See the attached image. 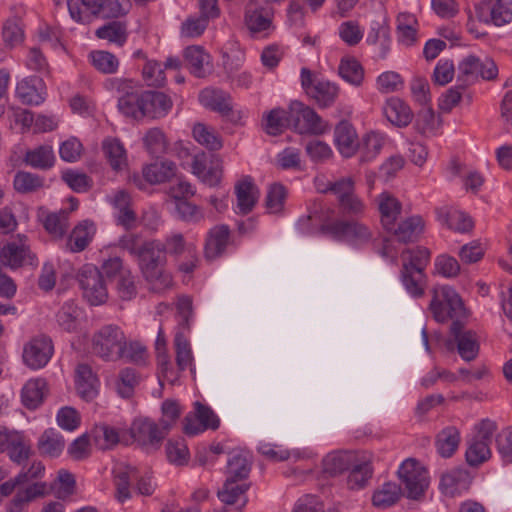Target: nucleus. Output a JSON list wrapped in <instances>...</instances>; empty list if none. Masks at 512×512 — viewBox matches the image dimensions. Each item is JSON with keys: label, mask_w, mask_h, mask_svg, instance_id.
I'll use <instances>...</instances> for the list:
<instances>
[{"label": "nucleus", "mask_w": 512, "mask_h": 512, "mask_svg": "<svg viewBox=\"0 0 512 512\" xmlns=\"http://www.w3.org/2000/svg\"><path fill=\"white\" fill-rule=\"evenodd\" d=\"M290 124L300 134L318 135L324 133L328 128L327 123L314 109L299 101H293L290 104Z\"/></svg>", "instance_id": "nucleus-8"}, {"label": "nucleus", "mask_w": 512, "mask_h": 512, "mask_svg": "<svg viewBox=\"0 0 512 512\" xmlns=\"http://www.w3.org/2000/svg\"><path fill=\"white\" fill-rule=\"evenodd\" d=\"M464 324L461 321H454L451 324L450 331L457 342V350L461 358L465 361L474 360L479 352V343L477 335L472 330H464Z\"/></svg>", "instance_id": "nucleus-16"}, {"label": "nucleus", "mask_w": 512, "mask_h": 512, "mask_svg": "<svg viewBox=\"0 0 512 512\" xmlns=\"http://www.w3.org/2000/svg\"><path fill=\"white\" fill-rule=\"evenodd\" d=\"M460 439V432L456 427H445L436 436L435 445L437 452L441 457H451L458 449Z\"/></svg>", "instance_id": "nucleus-35"}, {"label": "nucleus", "mask_w": 512, "mask_h": 512, "mask_svg": "<svg viewBox=\"0 0 512 512\" xmlns=\"http://www.w3.org/2000/svg\"><path fill=\"white\" fill-rule=\"evenodd\" d=\"M125 339L120 327L113 324L105 325L93 335V352L106 361L122 359Z\"/></svg>", "instance_id": "nucleus-3"}, {"label": "nucleus", "mask_w": 512, "mask_h": 512, "mask_svg": "<svg viewBox=\"0 0 512 512\" xmlns=\"http://www.w3.org/2000/svg\"><path fill=\"white\" fill-rule=\"evenodd\" d=\"M14 188L20 193L34 192L44 185L42 177L25 171H19L14 177Z\"/></svg>", "instance_id": "nucleus-58"}, {"label": "nucleus", "mask_w": 512, "mask_h": 512, "mask_svg": "<svg viewBox=\"0 0 512 512\" xmlns=\"http://www.w3.org/2000/svg\"><path fill=\"white\" fill-rule=\"evenodd\" d=\"M93 235V224L83 221L73 228L67 239L66 248L73 253L81 252L89 245Z\"/></svg>", "instance_id": "nucleus-33"}, {"label": "nucleus", "mask_w": 512, "mask_h": 512, "mask_svg": "<svg viewBox=\"0 0 512 512\" xmlns=\"http://www.w3.org/2000/svg\"><path fill=\"white\" fill-rule=\"evenodd\" d=\"M430 251L426 247H417L415 249H405L402 252L403 264L409 268L420 269L424 272L425 267L430 260Z\"/></svg>", "instance_id": "nucleus-56"}, {"label": "nucleus", "mask_w": 512, "mask_h": 512, "mask_svg": "<svg viewBox=\"0 0 512 512\" xmlns=\"http://www.w3.org/2000/svg\"><path fill=\"white\" fill-rule=\"evenodd\" d=\"M377 204L384 230L393 228V223L401 214V203L393 195L383 192L377 197Z\"/></svg>", "instance_id": "nucleus-30"}, {"label": "nucleus", "mask_w": 512, "mask_h": 512, "mask_svg": "<svg viewBox=\"0 0 512 512\" xmlns=\"http://www.w3.org/2000/svg\"><path fill=\"white\" fill-rule=\"evenodd\" d=\"M416 19L408 14H400L397 18V32L399 41L407 46L412 45L416 40L414 24Z\"/></svg>", "instance_id": "nucleus-61"}, {"label": "nucleus", "mask_w": 512, "mask_h": 512, "mask_svg": "<svg viewBox=\"0 0 512 512\" xmlns=\"http://www.w3.org/2000/svg\"><path fill=\"white\" fill-rule=\"evenodd\" d=\"M245 24L252 33H258L270 27L271 19L265 9L259 8L251 0L246 7Z\"/></svg>", "instance_id": "nucleus-40"}, {"label": "nucleus", "mask_w": 512, "mask_h": 512, "mask_svg": "<svg viewBox=\"0 0 512 512\" xmlns=\"http://www.w3.org/2000/svg\"><path fill=\"white\" fill-rule=\"evenodd\" d=\"M76 389L85 400L90 401L98 394V379L91 367L87 364H79L76 368Z\"/></svg>", "instance_id": "nucleus-26"}, {"label": "nucleus", "mask_w": 512, "mask_h": 512, "mask_svg": "<svg viewBox=\"0 0 512 512\" xmlns=\"http://www.w3.org/2000/svg\"><path fill=\"white\" fill-rule=\"evenodd\" d=\"M358 454L354 451H334L323 459L324 471L330 475H338L350 469L356 463Z\"/></svg>", "instance_id": "nucleus-28"}, {"label": "nucleus", "mask_w": 512, "mask_h": 512, "mask_svg": "<svg viewBox=\"0 0 512 512\" xmlns=\"http://www.w3.org/2000/svg\"><path fill=\"white\" fill-rule=\"evenodd\" d=\"M71 17L79 23H88L91 16H98L101 0H67Z\"/></svg>", "instance_id": "nucleus-37"}, {"label": "nucleus", "mask_w": 512, "mask_h": 512, "mask_svg": "<svg viewBox=\"0 0 512 512\" xmlns=\"http://www.w3.org/2000/svg\"><path fill=\"white\" fill-rule=\"evenodd\" d=\"M138 262L144 279L153 291L161 292L172 286V276L164 269L166 255L160 241H150V248L146 249Z\"/></svg>", "instance_id": "nucleus-1"}, {"label": "nucleus", "mask_w": 512, "mask_h": 512, "mask_svg": "<svg viewBox=\"0 0 512 512\" xmlns=\"http://www.w3.org/2000/svg\"><path fill=\"white\" fill-rule=\"evenodd\" d=\"M323 234H328L335 239L348 240L356 243L368 242L372 238L370 228L358 221L337 220L320 227Z\"/></svg>", "instance_id": "nucleus-9"}, {"label": "nucleus", "mask_w": 512, "mask_h": 512, "mask_svg": "<svg viewBox=\"0 0 512 512\" xmlns=\"http://www.w3.org/2000/svg\"><path fill=\"white\" fill-rule=\"evenodd\" d=\"M131 436L146 450L158 449L166 436V432L149 418H137L130 427Z\"/></svg>", "instance_id": "nucleus-11"}, {"label": "nucleus", "mask_w": 512, "mask_h": 512, "mask_svg": "<svg viewBox=\"0 0 512 512\" xmlns=\"http://www.w3.org/2000/svg\"><path fill=\"white\" fill-rule=\"evenodd\" d=\"M26 236L18 235L17 239L5 244L0 250V264L10 269H17L30 262L29 247Z\"/></svg>", "instance_id": "nucleus-15"}, {"label": "nucleus", "mask_w": 512, "mask_h": 512, "mask_svg": "<svg viewBox=\"0 0 512 512\" xmlns=\"http://www.w3.org/2000/svg\"><path fill=\"white\" fill-rule=\"evenodd\" d=\"M143 117L159 118L171 109V99L162 92L145 91L142 99Z\"/></svg>", "instance_id": "nucleus-24"}, {"label": "nucleus", "mask_w": 512, "mask_h": 512, "mask_svg": "<svg viewBox=\"0 0 512 512\" xmlns=\"http://www.w3.org/2000/svg\"><path fill=\"white\" fill-rule=\"evenodd\" d=\"M425 273L420 269H413L402 265L401 281L406 291L413 297L424 295Z\"/></svg>", "instance_id": "nucleus-42"}, {"label": "nucleus", "mask_w": 512, "mask_h": 512, "mask_svg": "<svg viewBox=\"0 0 512 512\" xmlns=\"http://www.w3.org/2000/svg\"><path fill=\"white\" fill-rule=\"evenodd\" d=\"M385 138L376 132H369L362 137L360 141L359 151V162L360 164H366L373 161L380 153L383 148Z\"/></svg>", "instance_id": "nucleus-38"}, {"label": "nucleus", "mask_w": 512, "mask_h": 512, "mask_svg": "<svg viewBox=\"0 0 512 512\" xmlns=\"http://www.w3.org/2000/svg\"><path fill=\"white\" fill-rule=\"evenodd\" d=\"M235 192L237 207L240 213L243 215L250 213L259 197V190L254 185L251 178L247 177L239 181L235 187Z\"/></svg>", "instance_id": "nucleus-29"}, {"label": "nucleus", "mask_w": 512, "mask_h": 512, "mask_svg": "<svg viewBox=\"0 0 512 512\" xmlns=\"http://www.w3.org/2000/svg\"><path fill=\"white\" fill-rule=\"evenodd\" d=\"M78 279L83 290L84 297L92 305H99L107 300L108 291L103 275L95 266H84L78 274Z\"/></svg>", "instance_id": "nucleus-10"}, {"label": "nucleus", "mask_w": 512, "mask_h": 512, "mask_svg": "<svg viewBox=\"0 0 512 512\" xmlns=\"http://www.w3.org/2000/svg\"><path fill=\"white\" fill-rule=\"evenodd\" d=\"M96 445L101 450H107L119 443V432L116 428L107 424L96 425L93 430Z\"/></svg>", "instance_id": "nucleus-49"}, {"label": "nucleus", "mask_w": 512, "mask_h": 512, "mask_svg": "<svg viewBox=\"0 0 512 512\" xmlns=\"http://www.w3.org/2000/svg\"><path fill=\"white\" fill-rule=\"evenodd\" d=\"M46 493V484L35 482L19 490L6 507V512H28V505Z\"/></svg>", "instance_id": "nucleus-23"}, {"label": "nucleus", "mask_w": 512, "mask_h": 512, "mask_svg": "<svg viewBox=\"0 0 512 512\" xmlns=\"http://www.w3.org/2000/svg\"><path fill=\"white\" fill-rule=\"evenodd\" d=\"M397 474L401 484L405 487L407 496L411 499H419L428 488V472L415 458H408L403 461Z\"/></svg>", "instance_id": "nucleus-6"}, {"label": "nucleus", "mask_w": 512, "mask_h": 512, "mask_svg": "<svg viewBox=\"0 0 512 512\" xmlns=\"http://www.w3.org/2000/svg\"><path fill=\"white\" fill-rule=\"evenodd\" d=\"M286 194L285 187L280 183H273L269 186L265 199L269 213L277 214L283 210Z\"/></svg>", "instance_id": "nucleus-60"}, {"label": "nucleus", "mask_w": 512, "mask_h": 512, "mask_svg": "<svg viewBox=\"0 0 512 512\" xmlns=\"http://www.w3.org/2000/svg\"><path fill=\"white\" fill-rule=\"evenodd\" d=\"M338 73L343 80L354 86H360L364 79V69L354 58L342 59Z\"/></svg>", "instance_id": "nucleus-47"}, {"label": "nucleus", "mask_w": 512, "mask_h": 512, "mask_svg": "<svg viewBox=\"0 0 512 512\" xmlns=\"http://www.w3.org/2000/svg\"><path fill=\"white\" fill-rule=\"evenodd\" d=\"M68 211L48 213L42 219L46 231L54 238H62L68 228Z\"/></svg>", "instance_id": "nucleus-45"}, {"label": "nucleus", "mask_w": 512, "mask_h": 512, "mask_svg": "<svg viewBox=\"0 0 512 512\" xmlns=\"http://www.w3.org/2000/svg\"><path fill=\"white\" fill-rule=\"evenodd\" d=\"M320 193L331 192L337 197V201L355 192V180L352 176L341 177L335 181H328L325 188H319Z\"/></svg>", "instance_id": "nucleus-54"}, {"label": "nucleus", "mask_w": 512, "mask_h": 512, "mask_svg": "<svg viewBox=\"0 0 512 512\" xmlns=\"http://www.w3.org/2000/svg\"><path fill=\"white\" fill-rule=\"evenodd\" d=\"M286 127H291L290 108L288 111L276 108L267 114L264 129L269 135H279Z\"/></svg>", "instance_id": "nucleus-46"}, {"label": "nucleus", "mask_w": 512, "mask_h": 512, "mask_svg": "<svg viewBox=\"0 0 512 512\" xmlns=\"http://www.w3.org/2000/svg\"><path fill=\"white\" fill-rule=\"evenodd\" d=\"M430 310L437 322H446L449 319L461 321L467 313L459 294L450 286H441L433 290Z\"/></svg>", "instance_id": "nucleus-2"}, {"label": "nucleus", "mask_w": 512, "mask_h": 512, "mask_svg": "<svg viewBox=\"0 0 512 512\" xmlns=\"http://www.w3.org/2000/svg\"><path fill=\"white\" fill-rule=\"evenodd\" d=\"M143 144L147 152L155 156L165 153L168 147L166 136L160 128L149 129L143 137Z\"/></svg>", "instance_id": "nucleus-51"}, {"label": "nucleus", "mask_w": 512, "mask_h": 512, "mask_svg": "<svg viewBox=\"0 0 512 512\" xmlns=\"http://www.w3.org/2000/svg\"><path fill=\"white\" fill-rule=\"evenodd\" d=\"M497 76L498 67L495 61L488 56L480 58L468 55L458 64V82H462L464 86L474 84L479 78L493 81Z\"/></svg>", "instance_id": "nucleus-5"}, {"label": "nucleus", "mask_w": 512, "mask_h": 512, "mask_svg": "<svg viewBox=\"0 0 512 512\" xmlns=\"http://www.w3.org/2000/svg\"><path fill=\"white\" fill-rule=\"evenodd\" d=\"M465 456L470 466H478L491 457V449L488 444L471 438Z\"/></svg>", "instance_id": "nucleus-59"}, {"label": "nucleus", "mask_w": 512, "mask_h": 512, "mask_svg": "<svg viewBox=\"0 0 512 512\" xmlns=\"http://www.w3.org/2000/svg\"><path fill=\"white\" fill-rule=\"evenodd\" d=\"M138 478V470L134 466L126 465L115 470L116 498L119 502L129 499L130 481Z\"/></svg>", "instance_id": "nucleus-43"}, {"label": "nucleus", "mask_w": 512, "mask_h": 512, "mask_svg": "<svg viewBox=\"0 0 512 512\" xmlns=\"http://www.w3.org/2000/svg\"><path fill=\"white\" fill-rule=\"evenodd\" d=\"M171 204L177 216L185 222L197 223L204 218L201 209L186 199L172 200Z\"/></svg>", "instance_id": "nucleus-57"}, {"label": "nucleus", "mask_w": 512, "mask_h": 512, "mask_svg": "<svg viewBox=\"0 0 512 512\" xmlns=\"http://www.w3.org/2000/svg\"><path fill=\"white\" fill-rule=\"evenodd\" d=\"M251 470L250 461L243 453H234L227 463L226 479L243 481L248 478Z\"/></svg>", "instance_id": "nucleus-44"}, {"label": "nucleus", "mask_w": 512, "mask_h": 512, "mask_svg": "<svg viewBox=\"0 0 512 512\" xmlns=\"http://www.w3.org/2000/svg\"><path fill=\"white\" fill-rule=\"evenodd\" d=\"M401 496V487L392 482H387L377 490L373 497V504L377 507L386 508L395 504Z\"/></svg>", "instance_id": "nucleus-48"}, {"label": "nucleus", "mask_w": 512, "mask_h": 512, "mask_svg": "<svg viewBox=\"0 0 512 512\" xmlns=\"http://www.w3.org/2000/svg\"><path fill=\"white\" fill-rule=\"evenodd\" d=\"M118 246L139 259L150 248V241H144L138 234L127 233L119 238Z\"/></svg>", "instance_id": "nucleus-53"}, {"label": "nucleus", "mask_w": 512, "mask_h": 512, "mask_svg": "<svg viewBox=\"0 0 512 512\" xmlns=\"http://www.w3.org/2000/svg\"><path fill=\"white\" fill-rule=\"evenodd\" d=\"M301 86L320 108L332 106L339 93L337 85L317 77L308 68L301 69Z\"/></svg>", "instance_id": "nucleus-7"}, {"label": "nucleus", "mask_w": 512, "mask_h": 512, "mask_svg": "<svg viewBox=\"0 0 512 512\" xmlns=\"http://www.w3.org/2000/svg\"><path fill=\"white\" fill-rule=\"evenodd\" d=\"M176 170L172 161L155 162L143 168V176L150 184H160L173 178Z\"/></svg>", "instance_id": "nucleus-36"}, {"label": "nucleus", "mask_w": 512, "mask_h": 512, "mask_svg": "<svg viewBox=\"0 0 512 512\" xmlns=\"http://www.w3.org/2000/svg\"><path fill=\"white\" fill-rule=\"evenodd\" d=\"M192 133L194 139L209 150H219L222 147V141L219 135L214 129L203 123H196Z\"/></svg>", "instance_id": "nucleus-50"}, {"label": "nucleus", "mask_w": 512, "mask_h": 512, "mask_svg": "<svg viewBox=\"0 0 512 512\" xmlns=\"http://www.w3.org/2000/svg\"><path fill=\"white\" fill-rule=\"evenodd\" d=\"M16 94L24 104L39 105L45 99L46 86L41 78L29 77L18 83Z\"/></svg>", "instance_id": "nucleus-19"}, {"label": "nucleus", "mask_w": 512, "mask_h": 512, "mask_svg": "<svg viewBox=\"0 0 512 512\" xmlns=\"http://www.w3.org/2000/svg\"><path fill=\"white\" fill-rule=\"evenodd\" d=\"M474 17L485 24L503 26L512 23V0H482L475 5V14L469 11L468 27L473 31Z\"/></svg>", "instance_id": "nucleus-4"}, {"label": "nucleus", "mask_w": 512, "mask_h": 512, "mask_svg": "<svg viewBox=\"0 0 512 512\" xmlns=\"http://www.w3.org/2000/svg\"><path fill=\"white\" fill-rule=\"evenodd\" d=\"M423 230L424 221L418 215L410 216L400 222L396 220L393 223V228L385 229L395 240L404 244L416 241Z\"/></svg>", "instance_id": "nucleus-17"}, {"label": "nucleus", "mask_w": 512, "mask_h": 512, "mask_svg": "<svg viewBox=\"0 0 512 512\" xmlns=\"http://www.w3.org/2000/svg\"><path fill=\"white\" fill-rule=\"evenodd\" d=\"M383 112L391 124L400 128L408 126L413 119L410 107L397 97L389 98L386 101Z\"/></svg>", "instance_id": "nucleus-25"}, {"label": "nucleus", "mask_w": 512, "mask_h": 512, "mask_svg": "<svg viewBox=\"0 0 512 512\" xmlns=\"http://www.w3.org/2000/svg\"><path fill=\"white\" fill-rule=\"evenodd\" d=\"M199 100L206 108L220 113L234 123L241 119L240 112L233 110L231 96L222 90L206 88L199 94Z\"/></svg>", "instance_id": "nucleus-14"}, {"label": "nucleus", "mask_w": 512, "mask_h": 512, "mask_svg": "<svg viewBox=\"0 0 512 512\" xmlns=\"http://www.w3.org/2000/svg\"><path fill=\"white\" fill-rule=\"evenodd\" d=\"M54 351L52 340L45 335L32 338L24 347L23 360L31 369H39L47 365Z\"/></svg>", "instance_id": "nucleus-13"}, {"label": "nucleus", "mask_w": 512, "mask_h": 512, "mask_svg": "<svg viewBox=\"0 0 512 512\" xmlns=\"http://www.w3.org/2000/svg\"><path fill=\"white\" fill-rule=\"evenodd\" d=\"M79 315L80 312L75 303L68 301L63 304L56 317L59 326L63 330L72 332L77 328Z\"/></svg>", "instance_id": "nucleus-55"}, {"label": "nucleus", "mask_w": 512, "mask_h": 512, "mask_svg": "<svg viewBox=\"0 0 512 512\" xmlns=\"http://www.w3.org/2000/svg\"><path fill=\"white\" fill-rule=\"evenodd\" d=\"M37 447L41 455L54 458L64 450L65 440L59 431L49 428L38 439Z\"/></svg>", "instance_id": "nucleus-31"}, {"label": "nucleus", "mask_w": 512, "mask_h": 512, "mask_svg": "<svg viewBox=\"0 0 512 512\" xmlns=\"http://www.w3.org/2000/svg\"><path fill=\"white\" fill-rule=\"evenodd\" d=\"M142 75L148 86L161 87L166 81L164 68L156 60L146 61L142 69Z\"/></svg>", "instance_id": "nucleus-62"}, {"label": "nucleus", "mask_w": 512, "mask_h": 512, "mask_svg": "<svg viewBox=\"0 0 512 512\" xmlns=\"http://www.w3.org/2000/svg\"><path fill=\"white\" fill-rule=\"evenodd\" d=\"M334 137L338 151L345 158L352 157L360 146L355 128L347 121L337 124Z\"/></svg>", "instance_id": "nucleus-18"}, {"label": "nucleus", "mask_w": 512, "mask_h": 512, "mask_svg": "<svg viewBox=\"0 0 512 512\" xmlns=\"http://www.w3.org/2000/svg\"><path fill=\"white\" fill-rule=\"evenodd\" d=\"M104 155L113 170L119 171L127 166V155L120 140L109 138L103 141Z\"/></svg>", "instance_id": "nucleus-41"}, {"label": "nucleus", "mask_w": 512, "mask_h": 512, "mask_svg": "<svg viewBox=\"0 0 512 512\" xmlns=\"http://www.w3.org/2000/svg\"><path fill=\"white\" fill-rule=\"evenodd\" d=\"M96 36L100 39H106L118 45H123L126 41V28L120 22H111L96 30Z\"/></svg>", "instance_id": "nucleus-63"}, {"label": "nucleus", "mask_w": 512, "mask_h": 512, "mask_svg": "<svg viewBox=\"0 0 512 512\" xmlns=\"http://www.w3.org/2000/svg\"><path fill=\"white\" fill-rule=\"evenodd\" d=\"M230 229L227 225H217L209 230L205 242V257L214 260L226 250L229 243Z\"/></svg>", "instance_id": "nucleus-20"}, {"label": "nucleus", "mask_w": 512, "mask_h": 512, "mask_svg": "<svg viewBox=\"0 0 512 512\" xmlns=\"http://www.w3.org/2000/svg\"><path fill=\"white\" fill-rule=\"evenodd\" d=\"M47 392V383L42 378L28 380L21 390V402L29 410L38 408Z\"/></svg>", "instance_id": "nucleus-27"}, {"label": "nucleus", "mask_w": 512, "mask_h": 512, "mask_svg": "<svg viewBox=\"0 0 512 512\" xmlns=\"http://www.w3.org/2000/svg\"><path fill=\"white\" fill-rule=\"evenodd\" d=\"M437 220L442 226L459 233L472 230V219L462 211L453 208H439L436 210Z\"/></svg>", "instance_id": "nucleus-22"}, {"label": "nucleus", "mask_w": 512, "mask_h": 512, "mask_svg": "<svg viewBox=\"0 0 512 512\" xmlns=\"http://www.w3.org/2000/svg\"><path fill=\"white\" fill-rule=\"evenodd\" d=\"M248 488L249 485L247 483L226 479L217 496L227 505L241 502V507H243L247 503L246 491Z\"/></svg>", "instance_id": "nucleus-34"}, {"label": "nucleus", "mask_w": 512, "mask_h": 512, "mask_svg": "<svg viewBox=\"0 0 512 512\" xmlns=\"http://www.w3.org/2000/svg\"><path fill=\"white\" fill-rule=\"evenodd\" d=\"M372 473L373 469L369 460H361L358 457L356 463L350 467V473L347 478L349 489L358 490L364 488L371 479Z\"/></svg>", "instance_id": "nucleus-39"}, {"label": "nucleus", "mask_w": 512, "mask_h": 512, "mask_svg": "<svg viewBox=\"0 0 512 512\" xmlns=\"http://www.w3.org/2000/svg\"><path fill=\"white\" fill-rule=\"evenodd\" d=\"M23 161L32 168L50 169L55 162V154L51 145H40L26 151Z\"/></svg>", "instance_id": "nucleus-32"}, {"label": "nucleus", "mask_w": 512, "mask_h": 512, "mask_svg": "<svg viewBox=\"0 0 512 512\" xmlns=\"http://www.w3.org/2000/svg\"><path fill=\"white\" fill-rule=\"evenodd\" d=\"M90 58L93 66L105 74L116 72L119 65L117 58L106 51H94L90 54Z\"/></svg>", "instance_id": "nucleus-64"}, {"label": "nucleus", "mask_w": 512, "mask_h": 512, "mask_svg": "<svg viewBox=\"0 0 512 512\" xmlns=\"http://www.w3.org/2000/svg\"><path fill=\"white\" fill-rule=\"evenodd\" d=\"M441 125L442 119L436 117L431 107H424L419 111L416 119V128L421 134H434Z\"/></svg>", "instance_id": "nucleus-52"}, {"label": "nucleus", "mask_w": 512, "mask_h": 512, "mask_svg": "<svg viewBox=\"0 0 512 512\" xmlns=\"http://www.w3.org/2000/svg\"><path fill=\"white\" fill-rule=\"evenodd\" d=\"M115 85L120 94L118 98L119 111L126 117L143 118V92H139L129 80H118Z\"/></svg>", "instance_id": "nucleus-12"}, {"label": "nucleus", "mask_w": 512, "mask_h": 512, "mask_svg": "<svg viewBox=\"0 0 512 512\" xmlns=\"http://www.w3.org/2000/svg\"><path fill=\"white\" fill-rule=\"evenodd\" d=\"M184 58L188 69L197 78H204L211 73L210 55L203 47L198 45L188 46L184 50Z\"/></svg>", "instance_id": "nucleus-21"}]
</instances>
